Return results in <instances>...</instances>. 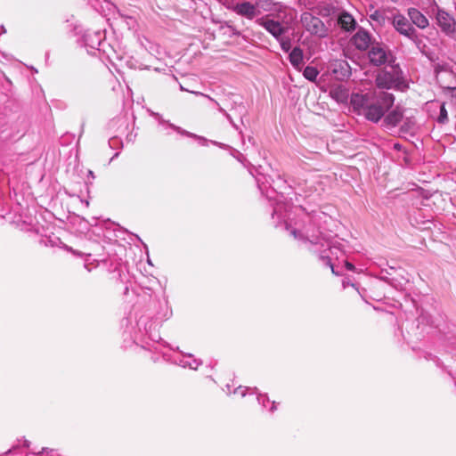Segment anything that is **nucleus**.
Wrapping results in <instances>:
<instances>
[{"instance_id": "1", "label": "nucleus", "mask_w": 456, "mask_h": 456, "mask_svg": "<svg viewBox=\"0 0 456 456\" xmlns=\"http://www.w3.org/2000/svg\"><path fill=\"white\" fill-rule=\"evenodd\" d=\"M395 96L384 91L354 94L351 97L353 108L369 121L377 123L394 104Z\"/></svg>"}, {"instance_id": "2", "label": "nucleus", "mask_w": 456, "mask_h": 456, "mask_svg": "<svg viewBox=\"0 0 456 456\" xmlns=\"http://www.w3.org/2000/svg\"><path fill=\"white\" fill-rule=\"evenodd\" d=\"M402 70L398 65H390V70H381L376 76L375 83L379 89L397 87L402 81Z\"/></svg>"}, {"instance_id": "3", "label": "nucleus", "mask_w": 456, "mask_h": 456, "mask_svg": "<svg viewBox=\"0 0 456 456\" xmlns=\"http://www.w3.org/2000/svg\"><path fill=\"white\" fill-rule=\"evenodd\" d=\"M300 22L305 29L313 36L321 38L328 36V28L323 21L308 12L301 14Z\"/></svg>"}, {"instance_id": "4", "label": "nucleus", "mask_w": 456, "mask_h": 456, "mask_svg": "<svg viewBox=\"0 0 456 456\" xmlns=\"http://www.w3.org/2000/svg\"><path fill=\"white\" fill-rule=\"evenodd\" d=\"M392 58V53L388 48L381 43L375 42L371 45L368 52L370 63L376 67L391 64Z\"/></svg>"}, {"instance_id": "5", "label": "nucleus", "mask_w": 456, "mask_h": 456, "mask_svg": "<svg viewBox=\"0 0 456 456\" xmlns=\"http://www.w3.org/2000/svg\"><path fill=\"white\" fill-rule=\"evenodd\" d=\"M393 26L400 34L412 40L417 45H419L420 40L416 34L415 28L404 16L401 14L395 15L393 18Z\"/></svg>"}, {"instance_id": "6", "label": "nucleus", "mask_w": 456, "mask_h": 456, "mask_svg": "<svg viewBox=\"0 0 456 456\" xmlns=\"http://www.w3.org/2000/svg\"><path fill=\"white\" fill-rule=\"evenodd\" d=\"M256 23L263 27L268 31L275 39H281V37L287 32V28L280 21L274 20L270 18V15H265L258 18Z\"/></svg>"}, {"instance_id": "7", "label": "nucleus", "mask_w": 456, "mask_h": 456, "mask_svg": "<svg viewBox=\"0 0 456 456\" xmlns=\"http://www.w3.org/2000/svg\"><path fill=\"white\" fill-rule=\"evenodd\" d=\"M436 23L446 35L453 37L456 34V22L447 12L439 10L436 13Z\"/></svg>"}, {"instance_id": "8", "label": "nucleus", "mask_w": 456, "mask_h": 456, "mask_svg": "<svg viewBox=\"0 0 456 456\" xmlns=\"http://www.w3.org/2000/svg\"><path fill=\"white\" fill-rule=\"evenodd\" d=\"M351 41L355 48L360 51H366L375 43L371 40L370 33L363 28H359Z\"/></svg>"}, {"instance_id": "9", "label": "nucleus", "mask_w": 456, "mask_h": 456, "mask_svg": "<svg viewBox=\"0 0 456 456\" xmlns=\"http://www.w3.org/2000/svg\"><path fill=\"white\" fill-rule=\"evenodd\" d=\"M234 12L241 17L248 20H253L260 13L256 4L245 1L239 3L238 5L234 6Z\"/></svg>"}, {"instance_id": "10", "label": "nucleus", "mask_w": 456, "mask_h": 456, "mask_svg": "<svg viewBox=\"0 0 456 456\" xmlns=\"http://www.w3.org/2000/svg\"><path fill=\"white\" fill-rule=\"evenodd\" d=\"M408 15L413 24L419 28H426L428 26V20L418 9L410 8Z\"/></svg>"}, {"instance_id": "11", "label": "nucleus", "mask_w": 456, "mask_h": 456, "mask_svg": "<svg viewBox=\"0 0 456 456\" xmlns=\"http://www.w3.org/2000/svg\"><path fill=\"white\" fill-rule=\"evenodd\" d=\"M332 73L338 78H344L350 75V67L346 61H335L331 64Z\"/></svg>"}, {"instance_id": "12", "label": "nucleus", "mask_w": 456, "mask_h": 456, "mask_svg": "<svg viewBox=\"0 0 456 456\" xmlns=\"http://www.w3.org/2000/svg\"><path fill=\"white\" fill-rule=\"evenodd\" d=\"M403 116V111L396 107L385 117L384 124L387 126L395 127L402 120Z\"/></svg>"}, {"instance_id": "13", "label": "nucleus", "mask_w": 456, "mask_h": 456, "mask_svg": "<svg viewBox=\"0 0 456 456\" xmlns=\"http://www.w3.org/2000/svg\"><path fill=\"white\" fill-rule=\"evenodd\" d=\"M338 22L341 28L346 31H351L354 29L356 25L354 17L347 12L341 13L338 17Z\"/></svg>"}, {"instance_id": "14", "label": "nucleus", "mask_w": 456, "mask_h": 456, "mask_svg": "<svg viewBox=\"0 0 456 456\" xmlns=\"http://www.w3.org/2000/svg\"><path fill=\"white\" fill-rule=\"evenodd\" d=\"M303 51L299 47H295L289 53L290 63L297 69L303 66Z\"/></svg>"}, {"instance_id": "15", "label": "nucleus", "mask_w": 456, "mask_h": 456, "mask_svg": "<svg viewBox=\"0 0 456 456\" xmlns=\"http://www.w3.org/2000/svg\"><path fill=\"white\" fill-rule=\"evenodd\" d=\"M330 95L338 102H345L347 98V94L345 89L341 87L334 88L330 91Z\"/></svg>"}, {"instance_id": "16", "label": "nucleus", "mask_w": 456, "mask_h": 456, "mask_svg": "<svg viewBox=\"0 0 456 456\" xmlns=\"http://www.w3.org/2000/svg\"><path fill=\"white\" fill-rule=\"evenodd\" d=\"M319 74L318 69L313 66H307L305 68L303 75L309 81H315L317 76Z\"/></svg>"}, {"instance_id": "17", "label": "nucleus", "mask_w": 456, "mask_h": 456, "mask_svg": "<svg viewBox=\"0 0 456 456\" xmlns=\"http://www.w3.org/2000/svg\"><path fill=\"white\" fill-rule=\"evenodd\" d=\"M280 44L281 47L283 51L288 52L290 49V40L288 37H283V36L281 37V39H277Z\"/></svg>"}, {"instance_id": "18", "label": "nucleus", "mask_w": 456, "mask_h": 456, "mask_svg": "<svg viewBox=\"0 0 456 456\" xmlns=\"http://www.w3.org/2000/svg\"><path fill=\"white\" fill-rule=\"evenodd\" d=\"M222 4H224L227 9L234 12V6L238 5L239 3L237 0H218Z\"/></svg>"}, {"instance_id": "19", "label": "nucleus", "mask_w": 456, "mask_h": 456, "mask_svg": "<svg viewBox=\"0 0 456 456\" xmlns=\"http://www.w3.org/2000/svg\"><path fill=\"white\" fill-rule=\"evenodd\" d=\"M437 120L439 123H444L447 120V111H446L444 104L441 105L440 115H439Z\"/></svg>"}, {"instance_id": "20", "label": "nucleus", "mask_w": 456, "mask_h": 456, "mask_svg": "<svg viewBox=\"0 0 456 456\" xmlns=\"http://www.w3.org/2000/svg\"><path fill=\"white\" fill-rule=\"evenodd\" d=\"M370 18L379 22L384 20L383 15L379 12H375L373 14L370 15Z\"/></svg>"}, {"instance_id": "21", "label": "nucleus", "mask_w": 456, "mask_h": 456, "mask_svg": "<svg viewBox=\"0 0 456 456\" xmlns=\"http://www.w3.org/2000/svg\"><path fill=\"white\" fill-rule=\"evenodd\" d=\"M412 129V122L408 121L405 122L404 125L402 126V130L404 132H409Z\"/></svg>"}, {"instance_id": "22", "label": "nucleus", "mask_w": 456, "mask_h": 456, "mask_svg": "<svg viewBox=\"0 0 456 456\" xmlns=\"http://www.w3.org/2000/svg\"><path fill=\"white\" fill-rule=\"evenodd\" d=\"M346 267L349 271H354V265L353 264L349 263V262L346 263Z\"/></svg>"}, {"instance_id": "23", "label": "nucleus", "mask_w": 456, "mask_h": 456, "mask_svg": "<svg viewBox=\"0 0 456 456\" xmlns=\"http://www.w3.org/2000/svg\"><path fill=\"white\" fill-rule=\"evenodd\" d=\"M194 94H199V95H201V96H204V97H207V98H208V99H209L210 101H213V102H214V99H212V98H211L210 96H208V95L204 94L203 93L195 92Z\"/></svg>"}, {"instance_id": "24", "label": "nucleus", "mask_w": 456, "mask_h": 456, "mask_svg": "<svg viewBox=\"0 0 456 456\" xmlns=\"http://www.w3.org/2000/svg\"><path fill=\"white\" fill-rule=\"evenodd\" d=\"M394 147H395V149H396V150H400V149H401V145H400V144H398V143H395Z\"/></svg>"}, {"instance_id": "25", "label": "nucleus", "mask_w": 456, "mask_h": 456, "mask_svg": "<svg viewBox=\"0 0 456 456\" xmlns=\"http://www.w3.org/2000/svg\"><path fill=\"white\" fill-rule=\"evenodd\" d=\"M292 234H293L295 237H297V232H296L295 230H294V231H292Z\"/></svg>"}, {"instance_id": "26", "label": "nucleus", "mask_w": 456, "mask_h": 456, "mask_svg": "<svg viewBox=\"0 0 456 456\" xmlns=\"http://www.w3.org/2000/svg\"><path fill=\"white\" fill-rule=\"evenodd\" d=\"M219 110L224 112V110H223V108L219 107Z\"/></svg>"}]
</instances>
